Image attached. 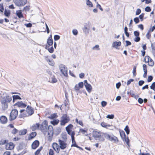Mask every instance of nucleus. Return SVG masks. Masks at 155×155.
Wrapping results in <instances>:
<instances>
[{
	"label": "nucleus",
	"instance_id": "28",
	"mask_svg": "<svg viewBox=\"0 0 155 155\" xmlns=\"http://www.w3.org/2000/svg\"><path fill=\"white\" fill-rule=\"evenodd\" d=\"M68 134L70 135L71 136V138H73L74 137V136L75 134L74 132L72 130H70V131H67Z\"/></svg>",
	"mask_w": 155,
	"mask_h": 155
},
{
	"label": "nucleus",
	"instance_id": "63",
	"mask_svg": "<svg viewBox=\"0 0 155 155\" xmlns=\"http://www.w3.org/2000/svg\"><path fill=\"white\" fill-rule=\"evenodd\" d=\"M153 79V77L151 76H149L148 77L147 81L150 82L152 81Z\"/></svg>",
	"mask_w": 155,
	"mask_h": 155
},
{
	"label": "nucleus",
	"instance_id": "45",
	"mask_svg": "<svg viewBox=\"0 0 155 155\" xmlns=\"http://www.w3.org/2000/svg\"><path fill=\"white\" fill-rule=\"evenodd\" d=\"M128 93L130 94L131 96H132L133 97H134L136 99H137L138 97V95H136L133 92H130V93Z\"/></svg>",
	"mask_w": 155,
	"mask_h": 155
},
{
	"label": "nucleus",
	"instance_id": "8",
	"mask_svg": "<svg viewBox=\"0 0 155 155\" xmlns=\"http://www.w3.org/2000/svg\"><path fill=\"white\" fill-rule=\"evenodd\" d=\"M26 110L28 117L32 115L34 112L33 109L31 106H27Z\"/></svg>",
	"mask_w": 155,
	"mask_h": 155
},
{
	"label": "nucleus",
	"instance_id": "56",
	"mask_svg": "<svg viewBox=\"0 0 155 155\" xmlns=\"http://www.w3.org/2000/svg\"><path fill=\"white\" fill-rule=\"evenodd\" d=\"M49 155H54V151L52 149H50L49 150Z\"/></svg>",
	"mask_w": 155,
	"mask_h": 155
},
{
	"label": "nucleus",
	"instance_id": "14",
	"mask_svg": "<svg viewBox=\"0 0 155 155\" xmlns=\"http://www.w3.org/2000/svg\"><path fill=\"white\" fill-rule=\"evenodd\" d=\"M84 86L86 88L87 90V91L90 93L91 91L92 87L91 85L88 84L87 82V81L86 80H85L84 81Z\"/></svg>",
	"mask_w": 155,
	"mask_h": 155
},
{
	"label": "nucleus",
	"instance_id": "50",
	"mask_svg": "<svg viewBox=\"0 0 155 155\" xmlns=\"http://www.w3.org/2000/svg\"><path fill=\"white\" fill-rule=\"evenodd\" d=\"M75 121L78 124H79L80 125L83 126V123L82 121L81 120H78L77 118L75 119Z\"/></svg>",
	"mask_w": 155,
	"mask_h": 155
},
{
	"label": "nucleus",
	"instance_id": "17",
	"mask_svg": "<svg viewBox=\"0 0 155 155\" xmlns=\"http://www.w3.org/2000/svg\"><path fill=\"white\" fill-rule=\"evenodd\" d=\"M39 142L38 141L36 140L34 141L32 144V147L33 149H36L39 145Z\"/></svg>",
	"mask_w": 155,
	"mask_h": 155
},
{
	"label": "nucleus",
	"instance_id": "5",
	"mask_svg": "<svg viewBox=\"0 0 155 155\" xmlns=\"http://www.w3.org/2000/svg\"><path fill=\"white\" fill-rule=\"evenodd\" d=\"M13 2L15 5L18 7L25 5L27 3V0H13Z\"/></svg>",
	"mask_w": 155,
	"mask_h": 155
},
{
	"label": "nucleus",
	"instance_id": "43",
	"mask_svg": "<svg viewBox=\"0 0 155 155\" xmlns=\"http://www.w3.org/2000/svg\"><path fill=\"white\" fill-rule=\"evenodd\" d=\"M80 132L81 133H82L83 134H84L85 135L87 136V130H84V129H80Z\"/></svg>",
	"mask_w": 155,
	"mask_h": 155
},
{
	"label": "nucleus",
	"instance_id": "44",
	"mask_svg": "<svg viewBox=\"0 0 155 155\" xmlns=\"http://www.w3.org/2000/svg\"><path fill=\"white\" fill-rule=\"evenodd\" d=\"M57 117L56 114H53L49 117V118L51 119H53Z\"/></svg>",
	"mask_w": 155,
	"mask_h": 155
},
{
	"label": "nucleus",
	"instance_id": "31",
	"mask_svg": "<svg viewBox=\"0 0 155 155\" xmlns=\"http://www.w3.org/2000/svg\"><path fill=\"white\" fill-rule=\"evenodd\" d=\"M36 133L35 132H32L30 135L29 139L30 140L34 138L36 136Z\"/></svg>",
	"mask_w": 155,
	"mask_h": 155
},
{
	"label": "nucleus",
	"instance_id": "15",
	"mask_svg": "<svg viewBox=\"0 0 155 155\" xmlns=\"http://www.w3.org/2000/svg\"><path fill=\"white\" fill-rule=\"evenodd\" d=\"M5 148L6 150H11L13 149L14 147V145L12 143H9L6 144Z\"/></svg>",
	"mask_w": 155,
	"mask_h": 155
},
{
	"label": "nucleus",
	"instance_id": "25",
	"mask_svg": "<svg viewBox=\"0 0 155 155\" xmlns=\"http://www.w3.org/2000/svg\"><path fill=\"white\" fill-rule=\"evenodd\" d=\"M71 139L72 143L71 145V147H75L79 149H82L81 148L77 145L76 144V142L74 140V137L71 138Z\"/></svg>",
	"mask_w": 155,
	"mask_h": 155
},
{
	"label": "nucleus",
	"instance_id": "54",
	"mask_svg": "<svg viewBox=\"0 0 155 155\" xmlns=\"http://www.w3.org/2000/svg\"><path fill=\"white\" fill-rule=\"evenodd\" d=\"M60 38V37L58 35H55L54 36V39L55 41H57L59 40Z\"/></svg>",
	"mask_w": 155,
	"mask_h": 155
},
{
	"label": "nucleus",
	"instance_id": "62",
	"mask_svg": "<svg viewBox=\"0 0 155 155\" xmlns=\"http://www.w3.org/2000/svg\"><path fill=\"white\" fill-rule=\"evenodd\" d=\"M136 37L134 39V41L137 42L139 41L140 40V38L139 37Z\"/></svg>",
	"mask_w": 155,
	"mask_h": 155
},
{
	"label": "nucleus",
	"instance_id": "13",
	"mask_svg": "<svg viewBox=\"0 0 155 155\" xmlns=\"http://www.w3.org/2000/svg\"><path fill=\"white\" fill-rule=\"evenodd\" d=\"M84 85L83 82H80L78 84H76L74 86V90L75 91H77L79 90L81 88H82Z\"/></svg>",
	"mask_w": 155,
	"mask_h": 155
},
{
	"label": "nucleus",
	"instance_id": "35",
	"mask_svg": "<svg viewBox=\"0 0 155 155\" xmlns=\"http://www.w3.org/2000/svg\"><path fill=\"white\" fill-rule=\"evenodd\" d=\"M73 127V126L71 124H69L68 126L66 127V131H70L72 130L71 129Z\"/></svg>",
	"mask_w": 155,
	"mask_h": 155
},
{
	"label": "nucleus",
	"instance_id": "23",
	"mask_svg": "<svg viewBox=\"0 0 155 155\" xmlns=\"http://www.w3.org/2000/svg\"><path fill=\"white\" fill-rule=\"evenodd\" d=\"M45 59L48 62V64L52 66H53L54 65V62L52 60H50L48 58V56H45Z\"/></svg>",
	"mask_w": 155,
	"mask_h": 155
},
{
	"label": "nucleus",
	"instance_id": "24",
	"mask_svg": "<svg viewBox=\"0 0 155 155\" xmlns=\"http://www.w3.org/2000/svg\"><path fill=\"white\" fill-rule=\"evenodd\" d=\"M47 43L49 46H51L53 45V41L51 37H49L48 39Z\"/></svg>",
	"mask_w": 155,
	"mask_h": 155
},
{
	"label": "nucleus",
	"instance_id": "7",
	"mask_svg": "<svg viewBox=\"0 0 155 155\" xmlns=\"http://www.w3.org/2000/svg\"><path fill=\"white\" fill-rule=\"evenodd\" d=\"M58 142L61 149L64 150L67 147V144L64 141L60 139H59Z\"/></svg>",
	"mask_w": 155,
	"mask_h": 155
},
{
	"label": "nucleus",
	"instance_id": "38",
	"mask_svg": "<svg viewBox=\"0 0 155 155\" xmlns=\"http://www.w3.org/2000/svg\"><path fill=\"white\" fill-rule=\"evenodd\" d=\"M102 133L98 132H95L94 133V136L96 138H98L100 136Z\"/></svg>",
	"mask_w": 155,
	"mask_h": 155
},
{
	"label": "nucleus",
	"instance_id": "61",
	"mask_svg": "<svg viewBox=\"0 0 155 155\" xmlns=\"http://www.w3.org/2000/svg\"><path fill=\"white\" fill-rule=\"evenodd\" d=\"M144 72H147V66L146 64H143V65Z\"/></svg>",
	"mask_w": 155,
	"mask_h": 155
},
{
	"label": "nucleus",
	"instance_id": "29",
	"mask_svg": "<svg viewBox=\"0 0 155 155\" xmlns=\"http://www.w3.org/2000/svg\"><path fill=\"white\" fill-rule=\"evenodd\" d=\"M86 3L87 5L89 7H92L93 6L92 3L89 0H86Z\"/></svg>",
	"mask_w": 155,
	"mask_h": 155
},
{
	"label": "nucleus",
	"instance_id": "4",
	"mask_svg": "<svg viewBox=\"0 0 155 155\" xmlns=\"http://www.w3.org/2000/svg\"><path fill=\"white\" fill-rule=\"evenodd\" d=\"M59 69L61 73L65 77L68 76V69L63 64H61L59 65Z\"/></svg>",
	"mask_w": 155,
	"mask_h": 155
},
{
	"label": "nucleus",
	"instance_id": "11",
	"mask_svg": "<svg viewBox=\"0 0 155 155\" xmlns=\"http://www.w3.org/2000/svg\"><path fill=\"white\" fill-rule=\"evenodd\" d=\"M19 118H23L28 117L26 110L21 109L20 111V114L18 115Z\"/></svg>",
	"mask_w": 155,
	"mask_h": 155
},
{
	"label": "nucleus",
	"instance_id": "6",
	"mask_svg": "<svg viewBox=\"0 0 155 155\" xmlns=\"http://www.w3.org/2000/svg\"><path fill=\"white\" fill-rule=\"evenodd\" d=\"M47 127V121L45 120L42 123L41 125L39 126V128L42 132H44L46 131Z\"/></svg>",
	"mask_w": 155,
	"mask_h": 155
},
{
	"label": "nucleus",
	"instance_id": "33",
	"mask_svg": "<svg viewBox=\"0 0 155 155\" xmlns=\"http://www.w3.org/2000/svg\"><path fill=\"white\" fill-rule=\"evenodd\" d=\"M12 97L13 98V102L14 103L15 101V100L17 99H19V100H21V98L18 95H14L12 96Z\"/></svg>",
	"mask_w": 155,
	"mask_h": 155
},
{
	"label": "nucleus",
	"instance_id": "18",
	"mask_svg": "<svg viewBox=\"0 0 155 155\" xmlns=\"http://www.w3.org/2000/svg\"><path fill=\"white\" fill-rule=\"evenodd\" d=\"M121 45V42L120 41H114L112 44V47L114 48L117 49L118 47L120 46Z\"/></svg>",
	"mask_w": 155,
	"mask_h": 155
},
{
	"label": "nucleus",
	"instance_id": "49",
	"mask_svg": "<svg viewBox=\"0 0 155 155\" xmlns=\"http://www.w3.org/2000/svg\"><path fill=\"white\" fill-rule=\"evenodd\" d=\"M5 98L7 103L10 102L12 100V97L9 96H7Z\"/></svg>",
	"mask_w": 155,
	"mask_h": 155
},
{
	"label": "nucleus",
	"instance_id": "22",
	"mask_svg": "<svg viewBox=\"0 0 155 155\" xmlns=\"http://www.w3.org/2000/svg\"><path fill=\"white\" fill-rule=\"evenodd\" d=\"M39 124L38 123L33 124L31 127V129L32 130H36L37 129L39 128Z\"/></svg>",
	"mask_w": 155,
	"mask_h": 155
},
{
	"label": "nucleus",
	"instance_id": "3",
	"mask_svg": "<svg viewBox=\"0 0 155 155\" xmlns=\"http://www.w3.org/2000/svg\"><path fill=\"white\" fill-rule=\"evenodd\" d=\"M70 120L69 117L66 114H64L61 117V125H64L68 123Z\"/></svg>",
	"mask_w": 155,
	"mask_h": 155
},
{
	"label": "nucleus",
	"instance_id": "27",
	"mask_svg": "<svg viewBox=\"0 0 155 155\" xmlns=\"http://www.w3.org/2000/svg\"><path fill=\"white\" fill-rule=\"evenodd\" d=\"M105 134H107V133H102V134H101V135H100V136L98 138H99V140L100 141H103L104 140V137H105Z\"/></svg>",
	"mask_w": 155,
	"mask_h": 155
},
{
	"label": "nucleus",
	"instance_id": "48",
	"mask_svg": "<svg viewBox=\"0 0 155 155\" xmlns=\"http://www.w3.org/2000/svg\"><path fill=\"white\" fill-rule=\"evenodd\" d=\"M151 58H150L148 56H145V58H144V60L145 61V62L147 63L148 62H149V61L150 59Z\"/></svg>",
	"mask_w": 155,
	"mask_h": 155
},
{
	"label": "nucleus",
	"instance_id": "52",
	"mask_svg": "<svg viewBox=\"0 0 155 155\" xmlns=\"http://www.w3.org/2000/svg\"><path fill=\"white\" fill-rule=\"evenodd\" d=\"M114 116L113 114L108 115L106 117L110 119H113L114 118Z\"/></svg>",
	"mask_w": 155,
	"mask_h": 155
},
{
	"label": "nucleus",
	"instance_id": "57",
	"mask_svg": "<svg viewBox=\"0 0 155 155\" xmlns=\"http://www.w3.org/2000/svg\"><path fill=\"white\" fill-rule=\"evenodd\" d=\"M72 33L74 35H76L78 34V31L77 30L74 29L73 30Z\"/></svg>",
	"mask_w": 155,
	"mask_h": 155
},
{
	"label": "nucleus",
	"instance_id": "34",
	"mask_svg": "<svg viewBox=\"0 0 155 155\" xmlns=\"http://www.w3.org/2000/svg\"><path fill=\"white\" fill-rule=\"evenodd\" d=\"M152 53L155 58V43L153 44L152 45Z\"/></svg>",
	"mask_w": 155,
	"mask_h": 155
},
{
	"label": "nucleus",
	"instance_id": "60",
	"mask_svg": "<svg viewBox=\"0 0 155 155\" xmlns=\"http://www.w3.org/2000/svg\"><path fill=\"white\" fill-rule=\"evenodd\" d=\"M57 79L54 77H53L52 78V81L51 82L52 83H56L57 82Z\"/></svg>",
	"mask_w": 155,
	"mask_h": 155
},
{
	"label": "nucleus",
	"instance_id": "46",
	"mask_svg": "<svg viewBox=\"0 0 155 155\" xmlns=\"http://www.w3.org/2000/svg\"><path fill=\"white\" fill-rule=\"evenodd\" d=\"M136 67L134 66L133 70V76L134 77H135L136 75Z\"/></svg>",
	"mask_w": 155,
	"mask_h": 155
},
{
	"label": "nucleus",
	"instance_id": "55",
	"mask_svg": "<svg viewBox=\"0 0 155 155\" xmlns=\"http://www.w3.org/2000/svg\"><path fill=\"white\" fill-rule=\"evenodd\" d=\"M150 88L154 90H155V82L153 83L151 86L150 87Z\"/></svg>",
	"mask_w": 155,
	"mask_h": 155
},
{
	"label": "nucleus",
	"instance_id": "39",
	"mask_svg": "<svg viewBox=\"0 0 155 155\" xmlns=\"http://www.w3.org/2000/svg\"><path fill=\"white\" fill-rule=\"evenodd\" d=\"M42 149V147H41L39 149H38L37 150L35 153V155H40V153Z\"/></svg>",
	"mask_w": 155,
	"mask_h": 155
},
{
	"label": "nucleus",
	"instance_id": "10",
	"mask_svg": "<svg viewBox=\"0 0 155 155\" xmlns=\"http://www.w3.org/2000/svg\"><path fill=\"white\" fill-rule=\"evenodd\" d=\"M52 147L57 153H59L61 148L59 144L56 143H54L52 144Z\"/></svg>",
	"mask_w": 155,
	"mask_h": 155
},
{
	"label": "nucleus",
	"instance_id": "51",
	"mask_svg": "<svg viewBox=\"0 0 155 155\" xmlns=\"http://www.w3.org/2000/svg\"><path fill=\"white\" fill-rule=\"evenodd\" d=\"M101 104L102 106L104 107L107 105V102L105 101H101Z\"/></svg>",
	"mask_w": 155,
	"mask_h": 155
},
{
	"label": "nucleus",
	"instance_id": "12",
	"mask_svg": "<svg viewBox=\"0 0 155 155\" xmlns=\"http://www.w3.org/2000/svg\"><path fill=\"white\" fill-rule=\"evenodd\" d=\"M1 102L3 108L4 109H7L8 107V104L5 97L2 98V100Z\"/></svg>",
	"mask_w": 155,
	"mask_h": 155
},
{
	"label": "nucleus",
	"instance_id": "21",
	"mask_svg": "<svg viewBox=\"0 0 155 155\" xmlns=\"http://www.w3.org/2000/svg\"><path fill=\"white\" fill-rule=\"evenodd\" d=\"M16 14L19 18H23V15L21 10H18L16 11Z\"/></svg>",
	"mask_w": 155,
	"mask_h": 155
},
{
	"label": "nucleus",
	"instance_id": "2",
	"mask_svg": "<svg viewBox=\"0 0 155 155\" xmlns=\"http://www.w3.org/2000/svg\"><path fill=\"white\" fill-rule=\"evenodd\" d=\"M18 112L16 109H14L12 110L10 115L9 120L10 121L15 120L18 115Z\"/></svg>",
	"mask_w": 155,
	"mask_h": 155
},
{
	"label": "nucleus",
	"instance_id": "53",
	"mask_svg": "<svg viewBox=\"0 0 155 155\" xmlns=\"http://www.w3.org/2000/svg\"><path fill=\"white\" fill-rule=\"evenodd\" d=\"M145 10L147 12H150L151 11V9L150 7L147 6L145 8Z\"/></svg>",
	"mask_w": 155,
	"mask_h": 155
},
{
	"label": "nucleus",
	"instance_id": "1",
	"mask_svg": "<svg viewBox=\"0 0 155 155\" xmlns=\"http://www.w3.org/2000/svg\"><path fill=\"white\" fill-rule=\"evenodd\" d=\"M105 137L107 139L114 143H117L119 142L117 137L113 134H109L107 133V134H105Z\"/></svg>",
	"mask_w": 155,
	"mask_h": 155
},
{
	"label": "nucleus",
	"instance_id": "36",
	"mask_svg": "<svg viewBox=\"0 0 155 155\" xmlns=\"http://www.w3.org/2000/svg\"><path fill=\"white\" fill-rule=\"evenodd\" d=\"M147 63H148L149 65L150 66H153L154 65V62L151 58H150L149 62Z\"/></svg>",
	"mask_w": 155,
	"mask_h": 155
},
{
	"label": "nucleus",
	"instance_id": "59",
	"mask_svg": "<svg viewBox=\"0 0 155 155\" xmlns=\"http://www.w3.org/2000/svg\"><path fill=\"white\" fill-rule=\"evenodd\" d=\"M134 21L136 24H137L139 22V20L138 17H136L134 18Z\"/></svg>",
	"mask_w": 155,
	"mask_h": 155
},
{
	"label": "nucleus",
	"instance_id": "40",
	"mask_svg": "<svg viewBox=\"0 0 155 155\" xmlns=\"http://www.w3.org/2000/svg\"><path fill=\"white\" fill-rule=\"evenodd\" d=\"M101 125L103 127L107 128V127H109L110 125H109L106 123L104 122H102L101 123Z\"/></svg>",
	"mask_w": 155,
	"mask_h": 155
},
{
	"label": "nucleus",
	"instance_id": "41",
	"mask_svg": "<svg viewBox=\"0 0 155 155\" xmlns=\"http://www.w3.org/2000/svg\"><path fill=\"white\" fill-rule=\"evenodd\" d=\"M99 45H96L94 46L93 47L92 49L93 50H100V48H99Z\"/></svg>",
	"mask_w": 155,
	"mask_h": 155
},
{
	"label": "nucleus",
	"instance_id": "37",
	"mask_svg": "<svg viewBox=\"0 0 155 155\" xmlns=\"http://www.w3.org/2000/svg\"><path fill=\"white\" fill-rule=\"evenodd\" d=\"M59 122L58 120H55L51 121V123L54 125L57 124Z\"/></svg>",
	"mask_w": 155,
	"mask_h": 155
},
{
	"label": "nucleus",
	"instance_id": "47",
	"mask_svg": "<svg viewBox=\"0 0 155 155\" xmlns=\"http://www.w3.org/2000/svg\"><path fill=\"white\" fill-rule=\"evenodd\" d=\"M4 14L6 16L8 17L10 15V12L9 11H7L5 10L4 12Z\"/></svg>",
	"mask_w": 155,
	"mask_h": 155
},
{
	"label": "nucleus",
	"instance_id": "42",
	"mask_svg": "<svg viewBox=\"0 0 155 155\" xmlns=\"http://www.w3.org/2000/svg\"><path fill=\"white\" fill-rule=\"evenodd\" d=\"M124 130L125 131L127 134H129L130 130L129 127L127 125L124 128Z\"/></svg>",
	"mask_w": 155,
	"mask_h": 155
},
{
	"label": "nucleus",
	"instance_id": "19",
	"mask_svg": "<svg viewBox=\"0 0 155 155\" xmlns=\"http://www.w3.org/2000/svg\"><path fill=\"white\" fill-rule=\"evenodd\" d=\"M87 24L86 23L84 26V27L83 28V30L85 34H88L89 33V28H88L87 26Z\"/></svg>",
	"mask_w": 155,
	"mask_h": 155
},
{
	"label": "nucleus",
	"instance_id": "30",
	"mask_svg": "<svg viewBox=\"0 0 155 155\" xmlns=\"http://www.w3.org/2000/svg\"><path fill=\"white\" fill-rule=\"evenodd\" d=\"M124 138L123 140L126 142V143H127V145L128 146H130V143H129L130 141H129V139L128 138V137H126V135L124 133Z\"/></svg>",
	"mask_w": 155,
	"mask_h": 155
},
{
	"label": "nucleus",
	"instance_id": "64",
	"mask_svg": "<svg viewBox=\"0 0 155 155\" xmlns=\"http://www.w3.org/2000/svg\"><path fill=\"white\" fill-rule=\"evenodd\" d=\"M141 10L140 9H137L136 11V15H139L141 13Z\"/></svg>",
	"mask_w": 155,
	"mask_h": 155
},
{
	"label": "nucleus",
	"instance_id": "9",
	"mask_svg": "<svg viewBox=\"0 0 155 155\" xmlns=\"http://www.w3.org/2000/svg\"><path fill=\"white\" fill-rule=\"evenodd\" d=\"M14 106H16L19 108H23L27 106V104L23 103L22 101H19L14 104Z\"/></svg>",
	"mask_w": 155,
	"mask_h": 155
},
{
	"label": "nucleus",
	"instance_id": "16",
	"mask_svg": "<svg viewBox=\"0 0 155 155\" xmlns=\"http://www.w3.org/2000/svg\"><path fill=\"white\" fill-rule=\"evenodd\" d=\"M48 134L49 136H51L53 134V129L52 126H49L48 128Z\"/></svg>",
	"mask_w": 155,
	"mask_h": 155
},
{
	"label": "nucleus",
	"instance_id": "20",
	"mask_svg": "<svg viewBox=\"0 0 155 155\" xmlns=\"http://www.w3.org/2000/svg\"><path fill=\"white\" fill-rule=\"evenodd\" d=\"M7 118L4 116H2L0 118V122L3 124H5L7 122Z\"/></svg>",
	"mask_w": 155,
	"mask_h": 155
},
{
	"label": "nucleus",
	"instance_id": "32",
	"mask_svg": "<svg viewBox=\"0 0 155 155\" xmlns=\"http://www.w3.org/2000/svg\"><path fill=\"white\" fill-rule=\"evenodd\" d=\"M49 46L47 45H46L45 47V49H48V51L51 53H52L54 51V49L53 47H52L50 48H48Z\"/></svg>",
	"mask_w": 155,
	"mask_h": 155
},
{
	"label": "nucleus",
	"instance_id": "26",
	"mask_svg": "<svg viewBox=\"0 0 155 155\" xmlns=\"http://www.w3.org/2000/svg\"><path fill=\"white\" fill-rule=\"evenodd\" d=\"M27 132V130L26 129H23L19 131V134L20 135H23L25 134Z\"/></svg>",
	"mask_w": 155,
	"mask_h": 155
},
{
	"label": "nucleus",
	"instance_id": "58",
	"mask_svg": "<svg viewBox=\"0 0 155 155\" xmlns=\"http://www.w3.org/2000/svg\"><path fill=\"white\" fill-rule=\"evenodd\" d=\"M134 36L135 37H139V33L137 31H135L134 32Z\"/></svg>",
	"mask_w": 155,
	"mask_h": 155
}]
</instances>
